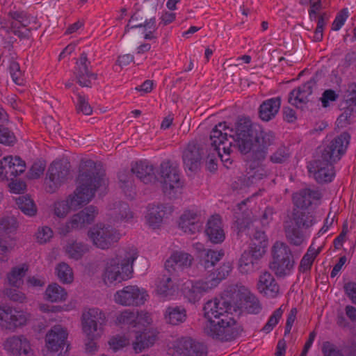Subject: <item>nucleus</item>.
Here are the masks:
<instances>
[{"instance_id": "obj_10", "label": "nucleus", "mask_w": 356, "mask_h": 356, "mask_svg": "<svg viewBox=\"0 0 356 356\" xmlns=\"http://www.w3.org/2000/svg\"><path fill=\"white\" fill-rule=\"evenodd\" d=\"M88 236L97 248L107 250L120 238V233L110 225L99 223L91 227Z\"/></svg>"}, {"instance_id": "obj_56", "label": "nucleus", "mask_w": 356, "mask_h": 356, "mask_svg": "<svg viewBox=\"0 0 356 356\" xmlns=\"http://www.w3.org/2000/svg\"><path fill=\"white\" fill-rule=\"evenodd\" d=\"M9 71L13 81L18 85H22L23 83V79H22V73L19 63L12 61L9 65Z\"/></svg>"}, {"instance_id": "obj_54", "label": "nucleus", "mask_w": 356, "mask_h": 356, "mask_svg": "<svg viewBox=\"0 0 356 356\" xmlns=\"http://www.w3.org/2000/svg\"><path fill=\"white\" fill-rule=\"evenodd\" d=\"M4 295L13 302H24L26 299L25 294L16 289H6Z\"/></svg>"}, {"instance_id": "obj_32", "label": "nucleus", "mask_w": 356, "mask_h": 356, "mask_svg": "<svg viewBox=\"0 0 356 356\" xmlns=\"http://www.w3.org/2000/svg\"><path fill=\"white\" fill-rule=\"evenodd\" d=\"M66 255L72 259L79 260L83 256L89 252V245L81 241L74 239H68L64 247Z\"/></svg>"}, {"instance_id": "obj_31", "label": "nucleus", "mask_w": 356, "mask_h": 356, "mask_svg": "<svg viewBox=\"0 0 356 356\" xmlns=\"http://www.w3.org/2000/svg\"><path fill=\"white\" fill-rule=\"evenodd\" d=\"M281 105L280 97H275L264 101L259 106V118L268 122L275 117Z\"/></svg>"}, {"instance_id": "obj_13", "label": "nucleus", "mask_w": 356, "mask_h": 356, "mask_svg": "<svg viewBox=\"0 0 356 356\" xmlns=\"http://www.w3.org/2000/svg\"><path fill=\"white\" fill-rule=\"evenodd\" d=\"M97 214V209L92 206H88L82 211L73 215L70 219L65 224L59 227V234L66 236L73 230L80 229L86 225L92 223L96 215Z\"/></svg>"}, {"instance_id": "obj_46", "label": "nucleus", "mask_w": 356, "mask_h": 356, "mask_svg": "<svg viewBox=\"0 0 356 356\" xmlns=\"http://www.w3.org/2000/svg\"><path fill=\"white\" fill-rule=\"evenodd\" d=\"M245 309L250 314H259L261 310V305L259 299L252 293H249L245 298Z\"/></svg>"}, {"instance_id": "obj_35", "label": "nucleus", "mask_w": 356, "mask_h": 356, "mask_svg": "<svg viewBox=\"0 0 356 356\" xmlns=\"http://www.w3.org/2000/svg\"><path fill=\"white\" fill-rule=\"evenodd\" d=\"M187 313L182 306H170L164 313V319L168 324L178 325L186 321Z\"/></svg>"}, {"instance_id": "obj_51", "label": "nucleus", "mask_w": 356, "mask_h": 356, "mask_svg": "<svg viewBox=\"0 0 356 356\" xmlns=\"http://www.w3.org/2000/svg\"><path fill=\"white\" fill-rule=\"evenodd\" d=\"M136 316L134 312L129 310H124L121 312L117 317V322L119 324L132 325L133 327H136L137 323H136Z\"/></svg>"}, {"instance_id": "obj_39", "label": "nucleus", "mask_w": 356, "mask_h": 356, "mask_svg": "<svg viewBox=\"0 0 356 356\" xmlns=\"http://www.w3.org/2000/svg\"><path fill=\"white\" fill-rule=\"evenodd\" d=\"M7 20L10 24V28H15L17 26L25 28L30 24L26 13L20 10H10L8 13Z\"/></svg>"}, {"instance_id": "obj_38", "label": "nucleus", "mask_w": 356, "mask_h": 356, "mask_svg": "<svg viewBox=\"0 0 356 356\" xmlns=\"http://www.w3.org/2000/svg\"><path fill=\"white\" fill-rule=\"evenodd\" d=\"M67 296L65 289L56 283L49 284L45 291L46 300L52 302L65 300Z\"/></svg>"}, {"instance_id": "obj_26", "label": "nucleus", "mask_w": 356, "mask_h": 356, "mask_svg": "<svg viewBox=\"0 0 356 356\" xmlns=\"http://www.w3.org/2000/svg\"><path fill=\"white\" fill-rule=\"evenodd\" d=\"M205 233L212 243L219 244L224 241L225 234L219 215H213L208 220Z\"/></svg>"}, {"instance_id": "obj_23", "label": "nucleus", "mask_w": 356, "mask_h": 356, "mask_svg": "<svg viewBox=\"0 0 356 356\" xmlns=\"http://www.w3.org/2000/svg\"><path fill=\"white\" fill-rule=\"evenodd\" d=\"M74 74L77 83L81 87H91V79H97V74L89 70L90 62L88 60L87 54L83 52L81 54L79 59L76 63Z\"/></svg>"}, {"instance_id": "obj_21", "label": "nucleus", "mask_w": 356, "mask_h": 356, "mask_svg": "<svg viewBox=\"0 0 356 356\" xmlns=\"http://www.w3.org/2000/svg\"><path fill=\"white\" fill-rule=\"evenodd\" d=\"M213 287L206 278L205 280L186 282L181 289L184 297L191 303L198 302L204 293L212 289Z\"/></svg>"}, {"instance_id": "obj_33", "label": "nucleus", "mask_w": 356, "mask_h": 356, "mask_svg": "<svg viewBox=\"0 0 356 356\" xmlns=\"http://www.w3.org/2000/svg\"><path fill=\"white\" fill-rule=\"evenodd\" d=\"M224 256L222 250L216 251L211 249H204L200 254V265L208 272H211L215 264Z\"/></svg>"}, {"instance_id": "obj_50", "label": "nucleus", "mask_w": 356, "mask_h": 356, "mask_svg": "<svg viewBox=\"0 0 356 356\" xmlns=\"http://www.w3.org/2000/svg\"><path fill=\"white\" fill-rule=\"evenodd\" d=\"M46 163L42 161H38L33 163L27 173V177L31 179L39 178L44 172Z\"/></svg>"}, {"instance_id": "obj_49", "label": "nucleus", "mask_w": 356, "mask_h": 356, "mask_svg": "<svg viewBox=\"0 0 356 356\" xmlns=\"http://www.w3.org/2000/svg\"><path fill=\"white\" fill-rule=\"evenodd\" d=\"M15 245V238H10V241H8L7 240H1L0 237V261H8V254L14 248Z\"/></svg>"}, {"instance_id": "obj_11", "label": "nucleus", "mask_w": 356, "mask_h": 356, "mask_svg": "<svg viewBox=\"0 0 356 356\" xmlns=\"http://www.w3.org/2000/svg\"><path fill=\"white\" fill-rule=\"evenodd\" d=\"M106 322L105 313L99 308H90L83 312L82 329L86 336H101Z\"/></svg>"}, {"instance_id": "obj_16", "label": "nucleus", "mask_w": 356, "mask_h": 356, "mask_svg": "<svg viewBox=\"0 0 356 356\" xmlns=\"http://www.w3.org/2000/svg\"><path fill=\"white\" fill-rule=\"evenodd\" d=\"M203 149L195 142H191L183 151L182 160L186 171L195 173L200 169Z\"/></svg>"}, {"instance_id": "obj_53", "label": "nucleus", "mask_w": 356, "mask_h": 356, "mask_svg": "<svg viewBox=\"0 0 356 356\" xmlns=\"http://www.w3.org/2000/svg\"><path fill=\"white\" fill-rule=\"evenodd\" d=\"M76 106L78 112H81L86 115H90L92 113V108L89 104L87 98L80 94H78V100Z\"/></svg>"}, {"instance_id": "obj_43", "label": "nucleus", "mask_w": 356, "mask_h": 356, "mask_svg": "<svg viewBox=\"0 0 356 356\" xmlns=\"http://www.w3.org/2000/svg\"><path fill=\"white\" fill-rule=\"evenodd\" d=\"M250 238L251 243L249 247L256 250L260 248L261 250H263V252L266 253L268 246V238L264 231L255 229L251 234Z\"/></svg>"}, {"instance_id": "obj_37", "label": "nucleus", "mask_w": 356, "mask_h": 356, "mask_svg": "<svg viewBox=\"0 0 356 356\" xmlns=\"http://www.w3.org/2000/svg\"><path fill=\"white\" fill-rule=\"evenodd\" d=\"M17 228V220L13 216L4 217L0 219V237L1 240L10 241L13 238L11 234L15 232Z\"/></svg>"}, {"instance_id": "obj_9", "label": "nucleus", "mask_w": 356, "mask_h": 356, "mask_svg": "<svg viewBox=\"0 0 356 356\" xmlns=\"http://www.w3.org/2000/svg\"><path fill=\"white\" fill-rule=\"evenodd\" d=\"M159 174V182L163 193L169 198L177 197L183 187L178 165L169 160L164 161L160 165Z\"/></svg>"}, {"instance_id": "obj_14", "label": "nucleus", "mask_w": 356, "mask_h": 356, "mask_svg": "<svg viewBox=\"0 0 356 356\" xmlns=\"http://www.w3.org/2000/svg\"><path fill=\"white\" fill-rule=\"evenodd\" d=\"M47 175V191L51 193L70 177V164L54 161L49 167Z\"/></svg>"}, {"instance_id": "obj_8", "label": "nucleus", "mask_w": 356, "mask_h": 356, "mask_svg": "<svg viewBox=\"0 0 356 356\" xmlns=\"http://www.w3.org/2000/svg\"><path fill=\"white\" fill-rule=\"evenodd\" d=\"M272 261L269 268L279 277L289 275L295 266V259L289 246L284 242L276 241L271 249Z\"/></svg>"}, {"instance_id": "obj_3", "label": "nucleus", "mask_w": 356, "mask_h": 356, "mask_svg": "<svg viewBox=\"0 0 356 356\" xmlns=\"http://www.w3.org/2000/svg\"><path fill=\"white\" fill-rule=\"evenodd\" d=\"M235 129L238 136V147L242 154L253 150L254 160L261 161L267 155V149L275 141V135L272 131H265L261 127L252 123L248 118H241L236 124Z\"/></svg>"}, {"instance_id": "obj_60", "label": "nucleus", "mask_w": 356, "mask_h": 356, "mask_svg": "<svg viewBox=\"0 0 356 356\" xmlns=\"http://www.w3.org/2000/svg\"><path fill=\"white\" fill-rule=\"evenodd\" d=\"M236 188L243 189L255 184V181L253 180L249 172L246 175L238 177L237 181H235Z\"/></svg>"}, {"instance_id": "obj_63", "label": "nucleus", "mask_w": 356, "mask_h": 356, "mask_svg": "<svg viewBox=\"0 0 356 356\" xmlns=\"http://www.w3.org/2000/svg\"><path fill=\"white\" fill-rule=\"evenodd\" d=\"M118 179L122 183L121 188L124 190L129 189L132 186L131 176L127 171L120 172L118 174Z\"/></svg>"}, {"instance_id": "obj_40", "label": "nucleus", "mask_w": 356, "mask_h": 356, "mask_svg": "<svg viewBox=\"0 0 356 356\" xmlns=\"http://www.w3.org/2000/svg\"><path fill=\"white\" fill-rule=\"evenodd\" d=\"M231 270V264L229 262L224 263L214 272H213L212 270L211 272V274L209 275L208 277H207V279L211 285V286L214 288L220 283V281L224 280L229 275Z\"/></svg>"}, {"instance_id": "obj_64", "label": "nucleus", "mask_w": 356, "mask_h": 356, "mask_svg": "<svg viewBox=\"0 0 356 356\" xmlns=\"http://www.w3.org/2000/svg\"><path fill=\"white\" fill-rule=\"evenodd\" d=\"M344 290L352 302L356 305V283L348 282L344 285Z\"/></svg>"}, {"instance_id": "obj_34", "label": "nucleus", "mask_w": 356, "mask_h": 356, "mask_svg": "<svg viewBox=\"0 0 356 356\" xmlns=\"http://www.w3.org/2000/svg\"><path fill=\"white\" fill-rule=\"evenodd\" d=\"M133 332H135L136 338L135 341L133 342V348L136 353L142 352L145 348L152 346L156 340V336L147 329L143 332L136 330Z\"/></svg>"}, {"instance_id": "obj_7", "label": "nucleus", "mask_w": 356, "mask_h": 356, "mask_svg": "<svg viewBox=\"0 0 356 356\" xmlns=\"http://www.w3.org/2000/svg\"><path fill=\"white\" fill-rule=\"evenodd\" d=\"M316 222L315 218L304 209H293L291 216L284 222V230L288 241L300 245L304 241L301 229H308Z\"/></svg>"}, {"instance_id": "obj_28", "label": "nucleus", "mask_w": 356, "mask_h": 356, "mask_svg": "<svg viewBox=\"0 0 356 356\" xmlns=\"http://www.w3.org/2000/svg\"><path fill=\"white\" fill-rule=\"evenodd\" d=\"M321 197V193L318 191L304 188L293 195V202L296 209L305 210L312 205L313 200Z\"/></svg>"}, {"instance_id": "obj_24", "label": "nucleus", "mask_w": 356, "mask_h": 356, "mask_svg": "<svg viewBox=\"0 0 356 356\" xmlns=\"http://www.w3.org/2000/svg\"><path fill=\"white\" fill-rule=\"evenodd\" d=\"M202 226L200 213L194 209L185 211L180 216L179 227L188 234L199 232Z\"/></svg>"}, {"instance_id": "obj_20", "label": "nucleus", "mask_w": 356, "mask_h": 356, "mask_svg": "<svg viewBox=\"0 0 356 356\" xmlns=\"http://www.w3.org/2000/svg\"><path fill=\"white\" fill-rule=\"evenodd\" d=\"M265 252L260 248L257 250L250 247L241 255L238 262V269L243 274H250L258 269L259 261L264 257Z\"/></svg>"}, {"instance_id": "obj_5", "label": "nucleus", "mask_w": 356, "mask_h": 356, "mask_svg": "<svg viewBox=\"0 0 356 356\" xmlns=\"http://www.w3.org/2000/svg\"><path fill=\"white\" fill-rule=\"evenodd\" d=\"M137 258L136 250L127 247L118 250L115 258L109 259L103 274L104 282L112 284L114 282H121L130 277L132 273V265Z\"/></svg>"}, {"instance_id": "obj_2", "label": "nucleus", "mask_w": 356, "mask_h": 356, "mask_svg": "<svg viewBox=\"0 0 356 356\" xmlns=\"http://www.w3.org/2000/svg\"><path fill=\"white\" fill-rule=\"evenodd\" d=\"M233 306L223 298L207 301L203 308L207 319L203 327L204 333L220 341H231L238 337L243 331L232 317Z\"/></svg>"}, {"instance_id": "obj_52", "label": "nucleus", "mask_w": 356, "mask_h": 356, "mask_svg": "<svg viewBox=\"0 0 356 356\" xmlns=\"http://www.w3.org/2000/svg\"><path fill=\"white\" fill-rule=\"evenodd\" d=\"M283 311L281 307L275 310L273 314L270 316L268 321L262 328V330L266 333L270 332L273 327L278 323L279 320L281 318Z\"/></svg>"}, {"instance_id": "obj_41", "label": "nucleus", "mask_w": 356, "mask_h": 356, "mask_svg": "<svg viewBox=\"0 0 356 356\" xmlns=\"http://www.w3.org/2000/svg\"><path fill=\"white\" fill-rule=\"evenodd\" d=\"M16 204L22 212L26 216L32 217L37 213L35 204L28 195H20L17 197Z\"/></svg>"}, {"instance_id": "obj_47", "label": "nucleus", "mask_w": 356, "mask_h": 356, "mask_svg": "<svg viewBox=\"0 0 356 356\" xmlns=\"http://www.w3.org/2000/svg\"><path fill=\"white\" fill-rule=\"evenodd\" d=\"M290 155L289 149L286 147L282 146L273 153L270 156V161L273 163H284L289 160Z\"/></svg>"}, {"instance_id": "obj_22", "label": "nucleus", "mask_w": 356, "mask_h": 356, "mask_svg": "<svg viewBox=\"0 0 356 356\" xmlns=\"http://www.w3.org/2000/svg\"><path fill=\"white\" fill-rule=\"evenodd\" d=\"M316 86L314 79H311L300 87L291 90L289 95L288 102L298 108L303 109L309 102L308 97L312 95Z\"/></svg>"}, {"instance_id": "obj_62", "label": "nucleus", "mask_w": 356, "mask_h": 356, "mask_svg": "<svg viewBox=\"0 0 356 356\" xmlns=\"http://www.w3.org/2000/svg\"><path fill=\"white\" fill-rule=\"evenodd\" d=\"M338 98V95L334 90L328 89L323 92L321 98L322 105L323 107H327L329 106V102L336 101Z\"/></svg>"}, {"instance_id": "obj_27", "label": "nucleus", "mask_w": 356, "mask_h": 356, "mask_svg": "<svg viewBox=\"0 0 356 356\" xmlns=\"http://www.w3.org/2000/svg\"><path fill=\"white\" fill-rule=\"evenodd\" d=\"M257 289L268 298L277 297L280 292V286L274 276L268 271H264L260 275Z\"/></svg>"}, {"instance_id": "obj_48", "label": "nucleus", "mask_w": 356, "mask_h": 356, "mask_svg": "<svg viewBox=\"0 0 356 356\" xmlns=\"http://www.w3.org/2000/svg\"><path fill=\"white\" fill-rule=\"evenodd\" d=\"M17 138L13 131L8 128L0 125V143L7 146H13Z\"/></svg>"}, {"instance_id": "obj_45", "label": "nucleus", "mask_w": 356, "mask_h": 356, "mask_svg": "<svg viewBox=\"0 0 356 356\" xmlns=\"http://www.w3.org/2000/svg\"><path fill=\"white\" fill-rule=\"evenodd\" d=\"M137 17L136 15L131 16V19L129 20V24L127 25L125 28V32H127L129 29H135V28H141L143 27L145 31H156V19L154 17H152L149 19H145L143 23L135 24L131 25V22L135 19H137Z\"/></svg>"}, {"instance_id": "obj_17", "label": "nucleus", "mask_w": 356, "mask_h": 356, "mask_svg": "<svg viewBox=\"0 0 356 356\" xmlns=\"http://www.w3.org/2000/svg\"><path fill=\"white\" fill-rule=\"evenodd\" d=\"M3 348L11 356H34L28 339L23 335H14L3 342Z\"/></svg>"}, {"instance_id": "obj_42", "label": "nucleus", "mask_w": 356, "mask_h": 356, "mask_svg": "<svg viewBox=\"0 0 356 356\" xmlns=\"http://www.w3.org/2000/svg\"><path fill=\"white\" fill-rule=\"evenodd\" d=\"M28 270V267L25 264L15 267L8 275V280L10 285L19 287L23 283V277Z\"/></svg>"}, {"instance_id": "obj_58", "label": "nucleus", "mask_w": 356, "mask_h": 356, "mask_svg": "<svg viewBox=\"0 0 356 356\" xmlns=\"http://www.w3.org/2000/svg\"><path fill=\"white\" fill-rule=\"evenodd\" d=\"M129 339L122 336L113 337L108 341L110 348H112L115 352L120 350V348L125 347L129 344Z\"/></svg>"}, {"instance_id": "obj_6", "label": "nucleus", "mask_w": 356, "mask_h": 356, "mask_svg": "<svg viewBox=\"0 0 356 356\" xmlns=\"http://www.w3.org/2000/svg\"><path fill=\"white\" fill-rule=\"evenodd\" d=\"M237 138L236 129L227 127L225 122H220L211 132L210 140L213 152L218 154L227 168L232 163L230 153L234 149L239 151Z\"/></svg>"}, {"instance_id": "obj_15", "label": "nucleus", "mask_w": 356, "mask_h": 356, "mask_svg": "<svg viewBox=\"0 0 356 356\" xmlns=\"http://www.w3.org/2000/svg\"><path fill=\"white\" fill-rule=\"evenodd\" d=\"M115 301L124 306H138L145 300V291L137 286H127L118 291L115 296Z\"/></svg>"}, {"instance_id": "obj_57", "label": "nucleus", "mask_w": 356, "mask_h": 356, "mask_svg": "<svg viewBox=\"0 0 356 356\" xmlns=\"http://www.w3.org/2000/svg\"><path fill=\"white\" fill-rule=\"evenodd\" d=\"M348 17V11L347 8L342 9L336 16L332 24V30L337 31H339L344 24L346 20Z\"/></svg>"}, {"instance_id": "obj_36", "label": "nucleus", "mask_w": 356, "mask_h": 356, "mask_svg": "<svg viewBox=\"0 0 356 356\" xmlns=\"http://www.w3.org/2000/svg\"><path fill=\"white\" fill-rule=\"evenodd\" d=\"M176 275H172L170 273L163 275L159 278L156 284V293L162 298H169L174 295L175 289L172 278Z\"/></svg>"}, {"instance_id": "obj_59", "label": "nucleus", "mask_w": 356, "mask_h": 356, "mask_svg": "<svg viewBox=\"0 0 356 356\" xmlns=\"http://www.w3.org/2000/svg\"><path fill=\"white\" fill-rule=\"evenodd\" d=\"M322 352L324 356H344L341 350L330 341H325L323 343Z\"/></svg>"}, {"instance_id": "obj_25", "label": "nucleus", "mask_w": 356, "mask_h": 356, "mask_svg": "<svg viewBox=\"0 0 356 356\" xmlns=\"http://www.w3.org/2000/svg\"><path fill=\"white\" fill-rule=\"evenodd\" d=\"M131 171L145 184L154 185L159 183L154 167L146 161L136 162L131 165Z\"/></svg>"}, {"instance_id": "obj_18", "label": "nucleus", "mask_w": 356, "mask_h": 356, "mask_svg": "<svg viewBox=\"0 0 356 356\" xmlns=\"http://www.w3.org/2000/svg\"><path fill=\"white\" fill-rule=\"evenodd\" d=\"M193 257L184 251H175L165 263L167 273L177 276L179 271L191 267Z\"/></svg>"}, {"instance_id": "obj_30", "label": "nucleus", "mask_w": 356, "mask_h": 356, "mask_svg": "<svg viewBox=\"0 0 356 356\" xmlns=\"http://www.w3.org/2000/svg\"><path fill=\"white\" fill-rule=\"evenodd\" d=\"M108 217L115 222H128L133 218V213L125 202H116L109 205Z\"/></svg>"}, {"instance_id": "obj_1", "label": "nucleus", "mask_w": 356, "mask_h": 356, "mask_svg": "<svg viewBox=\"0 0 356 356\" xmlns=\"http://www.w3.org/2000/svg\"><path fill=\"white\" fill-rule=\"evenodd\" d=\"M104 170L100 164L88 160L79 171L77 177V187L74 193L66 200L54 204V213L59 218H64L70 210H76L88 203L94 197L97 189L105 184Z\"/></svg>"}, {"instance_id": "obj_61", "label": "nucleus", "mask_w": 356, "mask_h": 356, "mask_svg": "<svg viewBox=\"0 0 356 356\" xmlns=\"http://www.w3.org/2000/svg\"><path fill=\"white\" fill-rule=\"evenodd\" d=\"M346 104L348 106H356V84L355 83L348 85L346 95Z\"/></svg>"}, {"instance_id": "obj_44", "label": "nucleus", "mask_w": 356, "mask_h": 356, "mask_svg": "<svg viewBox=\"0 0 356 356\" xmlns=\"http://www.w3.org/2000/svg\"><path fill=\"white\" fill-rule=\"evenodd\" d=\"M56 275L60 282L65 284L72 282L74 276L72 269L64 262L58 264L56 267Z\"/></svg>"}, {"instance_id": "obj_4", "label": "nucleus", "mask_w": 356, "mask_h": 356, "mask_svg": "<svg viewBox=\"0 0 356 356\" xmlns=\"http://www.w3.org/2000/svg\"><path fill=\"white\" fill-rule=\"evenodd\" d=\"M350 138V135L347 132H343L326 147L318 149L317 156L311 163L309 170V172H314L317 182L323 184L332 181L335 175L333 163L339 161L345 153Z\"/></svg>"}, {"instance_id": "obj_29", "label": "nucleus", "mask_w": 356, "mask_h": 356, "mask_svg": "<svg viewBox=\"0 0 356 356\" xmlns=\"http://www.w3.org/2000/svg\"><path fill=\"white\" fill-rule=\"evenodd\" d=\"M172 212L170 206L164 204L153 205L149 209L146 216L147 223L150 227L156 228L162 223L163 219Z\"/></svg>"}, {"instance_id": "obj_12", "label": "nucleus", "mask_w": 356, "mask_h": 356, "mask_svg": "<svg viewBox=\"0 0 356 356\" xmlns=\"http://www.w3.org/2000/svg\"><path fill=\"white\" fill-rule=\"evenodd\" d=\"M27 320L28 316L23 311L7 305H0V327L2 329L14 332L25 325Z\"/></svg>"}, {"instance_id": "obj_55", "label": "nucleus", "mask_w": 356, "mask_h": 356, "mask_svg": "<svg viewBox=\"0 0 356 356\" xmlns=\"http://www.w3.org/2000/svg\"><path fill=\"white\" fill-rule=\"evenodd\" d=\"M36 237L40 243H46L53 237V231L47 226L40 227L36 234Z\"/></svg>"}, {"instance_id": "obj_19", "label": "nucleus", "mask_w": 356, "mask_h": 356, "mask_svg": "<svg viewBox=\"0 0 356 356\" xmlns=\"http://www.w3.org/2000/svg\"><path fill=\"white\" fill-rule=\"evenodd\" d=\"M26 169L25 162L19 156H8L0 161V177L13 180L23 173Z\"/></svg>"}]
</instances>
